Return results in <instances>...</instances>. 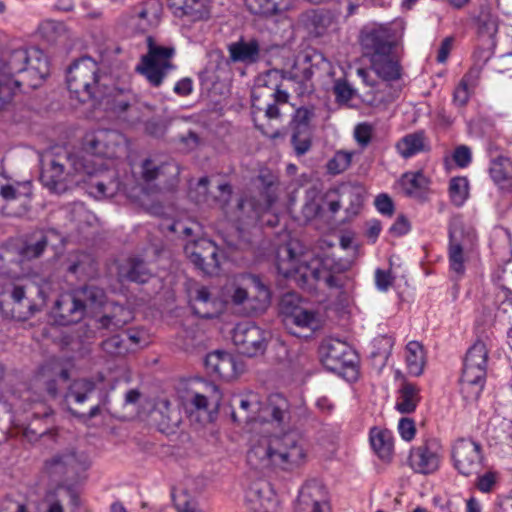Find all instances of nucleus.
Listing matches in <instances>:
<instances>
[{
  "label": "nucleus",
  "instance_id": "f257e3e1",
  "mask_svg": "<svg viewBox=\"0 0 512 512\" xmlns=\"http://www.w3.org/2000/svg\"><path fill=\"white\" fill-rule=\"evenodd\" d=\"M308 459V449L303 438L289 432L280 436L253 435L246 454L247 465L256 471L271 469L294 471Z\"/></svg>",
  "mask_w": 512,
  "mask_h": 512
},
{
  "label": "nucleus",
  "instance_id": "f03ea898",
  "mask_svg": "<svg viewBox=\"0 0 512 512\" xmlns=\"http://www.w3.org/2000/svg\"><path fill=\"white\" fill-rule=\"evenodd\" d=\"M286 253V258H279L277 269L297 286L308 291L318 288L340 290L344 286L345 266L335 258L324 256L308 259L304 256L298 259L291 249H287Z\"/></svg>",
  "mask_w": 512,
  "mask_h": 512
},
{
  "label": "nucleus",
  "instance_id": "7ed1b4c3",
  "mask_svg": "<svg viewBox=\"0 0 512 512\" xmlns=\"http://www.w3.org/2000/svg\"><path fill=\"white\" fill-rule=\"evenodd\" d=\"M14 260L13 252L0 248V310L5 318L25 321L31 318L46 303L50 283L40 286L22 285L9 276L10 268L6 263Z\"/></svg>",
  "mask_w": 512,
  "mask_h": 512
},
{
  "label": "nucleus",
  "instance_id": "20e7f679",
  "mask_svg": "<svg viewBox=\"0 0 512 512\" xmlns=\"http://www.w3.org/2000/svg\"><path fill=\"white\" fill-rule=\"evenodd\" d=\"M48 74L49 62L41 50L30 48L13 51L0 69V109L12 99L21 85L37 88Z\"/></svg>",
  "mask_w": 512,
  "mask_h": 512
},
{
  "label": "nucleus",
  "instance_id": "39448f33",
  "mask_svg": "<svg viewBox=\"0 0 512 512\" xmlns=\"http://www.w3.org/2000/svg\"><path fill=\"white\" fill-rule=\"evenodd\" d=\"M100 166L84 155L64 153L43 168L40 180L51 192L60 194L72 185L85 182L87 177L95 176Z\"/></svg>",
  "mask_w": 512,
  "mask_h": 512
},
{
  "label": "nucleus",
  "instance_id": "423d86ee",
  "mask_svg": "<svg viewBox=\"0 0 512 512\" xmlns=\"http://www.w3.org/2000/svg\"><path fill=\"white\" fill-rule=\"evenodd\" d=\"M91 466L88 454L67 449L47 458L41 470V479L47 488L72 491L73 486L84 479Z\"/></svg>",
  "mask_w": 512,
  "mask_h": 512
},
{
  "label": "nucleus",
  "instance_id": "0eeeda50",
  "mask_svg": "<svg viewBox=\"0 0 512 512\" xmlns=\"http://www.w3.org/2000/svg\"><path fill=\"white\" fill-rule=\"evenodd\" d=\"M363 55L369 59L372 70L385 81L398 80L401 66L394 50L389 30L375 28L362 37Z\"/></svg>",
  "mask_w": 512,
  "mask_h": 512
},
{
  "label": "nucleus",
  "instance_id": "6e6552de",
  "mask_svg": "<svg viewBox=\"0 0 512 512\" xmlns=\"http://www.w3.org/2000/svg\"><path fill=\"white\" fill-rule=\"evenodd\" d=\"M219 295L224 307L245 305V309L252 313H261L270 304L268 287L253 274H241L227 280Z\"/></svg>",
  "mask_w": 512,
  "mask_h": 512
},
{
  "label": "nucleus",
  "instance_id": "1a4fd4ad",
  "mask_svg": "<svg viewBox=\"0 0 512 512\" xmlns=\"http://www.w3.org/2000/svg\"><path fill=\"white\" fill-rule=\"evenodd\" d=\"M108 305L103 289L84 286L61 294L56 300L51 314L59 325H69L82 320L88 311L96 312Z\"/></svg>",
  "mask_w": 512,
  "mask_h": 512
},
{
  "label": "nucleus",
  "instance_id": "9d476101",
  "mask_svg": "<svg viewBox=\"0 0 512 512\" xmlns=\"http://www.w3.org/2000/svg\"><path fill=\"white\" fill-rule=\"evenodd\" d=\"M220 197L215 201L220 203L228 219L235 223L248 224L260 220L261 216L270 210L277 199L276 187L273 179L269 180L263 192L260 193V199L243 198L237 201L236 206L229 210L228 203L231 198L232 188L224 183L218 186Z\"/></svg>",
  "mask_w": 512,
  "mask_h": 512
},
{
  "label": "nucleus",
  "instance_id": "9b49d317",
  "mask_svg": "<svg viewBox=\"0 0 512 512\" xmlns=\"http://www.w3.org/2000/svg\"><path fill=\"white\" fill-rule=\"evenodd\" d=\"M285 79L279 70H269L261 74L252 89V113L264 112L268 119L280 117L279 105L286 104L290 95Z\"/></svg>",
  "mask_w": 512,
  "mask_h": 512
},
{
  "label": "nucleus",
  "instance_id": "f8f14e48",
  "mask_svg": "<svg viewBox=\"0 0 512 512\" xmlns=\"http://www.w3.org/2000/svg\"><path fill=\"white\" fill-rule=\"evenodd\" d=\"M489 349L483 341H476L467 351L460 378V391L467 401L481 395L487 375Z\"/></svg>",
  "mask_w": 512,
  "mask_h": 512
},
{
  "label": "nucleus",
  "instance_id": "ddd939ff",
  "mask_svg": "<svg viewBox=\"0 0 512 512\" xmlns=\"http://www.w3.org/2000/svg\"><path fill=\"white\" fill-rule=\"evenodd\" d=\"M147 52L142 55L135 71L142 75L153 87H159L168 74L175 69L172 60L175 56L173 46H163L151 36L147 37Z\"/></svg>",
  "mask_w": 512,
  "mask_h": 512
},
{
  "label": "nucleus",
  "instance_id": "4468645a",
  "mask_svg": "<svg viewBox=\"0 0 512 512\" xmlns=\"http://www.w3.org/2000/svg\"><path fill=\"white\" fill-rule=\"evenodd\" d=\"M163 14L161 0H143L125 10L117 20V27L128 35L143 34L156 28Z\"/></svg>",
  "mask_w": 512,
  "mask_h": 512
},
{
  "label": "nucleus",
  "instance_id": "2eb2a0df",
  "mask_svg": "<svg viewBox=\"0 0 512 512\" xmlns=\"http://www.w3.org/2000/svg\"><path fill=\"white\" fill-rule=\"evenodd\" d=\"M66 82L69 91L80 102L96 99L102 94L99 68L91 58H81L71 65Z\"/></svg>",
  "mask_w": 512,
  "mask_h": 512
},
{
  "label": "nucleus",
  "instance_id": "dca6fc26",
  "mask_svg": "<svg viewBox=\"0 0 512 512\" xmlns=\"http://www.w3.org/2000/svg\"><path fill=\"white\" fill-rule=\"evenodd\" d=\"M125 138L122 134L113 130L100 129L89 132L83 139V153L89 161L101 164L96 175L106 168L102 158L113 159L124 152Z\"/></svg>",
  "mask_w": 512,
  "mask_h": 512
},
{
  "label": "nucleus",
  "instance_id": "f3484780",
  "mask_svg": "<svg viewBox=\"0 0 512 512\" xmlns=\"http://www.w3.org/2000/svg\"><path fill=\"white\" fill-rule=\"evenodd\" d=\"M477 240L473 228L465 227L460 221H454L449 228L448 259L450 270L458 277L465 273V253Z\"/></svg>",
  "mask_w": 512,
  "mask_h": 512
},
{
  "label": "nucleus",
  "instance_id": "a211bd4d",
  "mask_svg": "<svg viewBox=\"0 0 512 512\" xmlns=\"http://www.w3.org/2000/svg\"><path fill=\"white\" fill-rule=\"evenodd\" d=\"M292 300V295H286L281 302L283 323L288 331L293 335L301 336L302 331L312 333L319 329L321 327L319 313L300 305H294Z\"/></svg>",
  "mask_w": 512,
  "mask_h": 512
},
{
  "label": "nucleus",
  "instance_id": "6ab92c4d",
  "mask_svg": "<svg viewBox=\"0 0 512 512\" xmlns=\"http://www.w3.org/2000/svg\"><path fill=\"white\" fill-rule=\"evenodd\" d=\"M443 454L441 441L437 438H428L410 449L408 465L415 473L433 474L440 468Z\"/></svg>",
  "mask_w": 512,
  "mask_h": 512
},
{
  "label": "nucleus",
  "instance_id": "aec40b11",
  "mask_svg": "<svg viewBox=\"0 0 512 512\" xmlns=\"http://www.w3.org/2000/svg\"><path fill=\"white\" fill-rule=\"evenodd\" d=\"M232 341L238 351L248 357H255L265 352L267 333L253 322L238 323L232 332Z\"/></svg>",
  "mask_w": 512,
  "mask_h": 512
},
{
  "label": "nucleus",
  "instance_id": "412c9836",
  "mask_svg": "<svg viewBox=\"0 0 512 512\" xmlns=\"http://www.w3.org/2000/svg\"><path fill=\"white\" fill-rule=\"evenodd\" d=\"M319 356L327 370L337 373H341L346 368H353L356 359L351 347L336 338H326L322 341Z\"/></svg>",
  "mask_w": 512,
  "mask_h": 512
},
{
  "label": "nucleus",
  "instance_id": "4be33fe9",
  "mask_svg": "<svg viewBox=\"0 0 512 512\" xmlns=\"http://www.w3.org/2000/svg\"><path fill=\"white\" fill-rule=\"evenodd\" d=\"M184 251L190 261L204 274L213 275L219 268L218 247L209 239L189 241Z\"/></svg>",
  "mask_w": 512,
  "mask_h": 512
},
{
  "label": "nucleus",
  "instance_id": "5701e85b",
  "mask_svg": "<svg viewBox=\"0 0 512 512\" xmlns=\"http://www.w3.org/2000/svg\"><path fill=\"white\" fill-rule=\"evenodd\" d=\"M455 468L464 476L479 473L482 467L481 445L470 439H459L452 447Z\"/></svg>",
  "mask_w": 512,
  "mask_h": 512
},
{
  "label": "nucleus",
  "instance_id": "b1692460",
  "mask_svg": "<svg viewBox=\"0 0 512 512\" xmlns=\"http://www.w3.org/2000/svg\"><path fill=\"white\" fill-rule=\"evenodd\" d=\"M293 512H330L325 486L316 480L306 482L299 492Z\"/></svg>",
  "mask_w": 512,
  "mask_h": 512
},
{
  "label": "nucleus",
  "instance_id": "393cba45",
  "mask_svg": "<svg viewBox=\"0 0 512 512\" xmlns=\"http://www.w3.org/2000/svg\"><path fill=\"white\" fill-rule=\"evenodd\" d=\"M205 367L210 374H214L225 381L236 379L245 370L242 360L223 351L209 353L205 358Z\"/></svg>",
  "mask_w": 512,
  "mask_h": 512
},
{
  "label": "nucleus",
  "instance_id": "a878e982",
  "mask_svg": "<svg viewBox=\"0 0 512 512\" xmlns=\"http://www.w3.org/2000/svg\"><path fill=\"white\" fill-rule=\"evenodd\" d=\"M209 394L191 392L186 399L185 407L190 414L197 412L203 422H212L217 414L221 401V393L214 384L207 385Z\"/></svg>",
  "mask_w": 512,
  "mask_h": 512
},
{
  "label": "nucleus",
  "instance_id": "bb28decb",
  "mask_svg": "<svg viewBox=\"0 0 512 512\" xmlns=\"http://www.w3.org/2000/svg\"><path fill=\"white\" fill-rule=\"evenodd\" d=\"M258 418L265 422L276 423L277 426L289 423L291 418L289 401L282 394H271L265 405L261 407Z\"/></svg>",
  "mask_w": 512,
  "mask_h": 512
},
{
  "label": "nucleus",
  "instance_id": "cd10ccee",
  "mask_svg": "<svg viewBox=\"0 0 512 512\" xmlns=\"http://www.w3.org/2000/svg\"><path fill=\"white\" fill-rule=\"evenodd\" d=\"M261 46L257 39L243 38L228 45L229 57L232 62H239L245 65L257 63L261 58Z\"/></svg>",
  "mask_w": 512,
  "mask_h": 512
},
{
  "label": "nucleus",
  "instance_id": "c85d7f7f",
  "mask_svg": "<svg viewBox=\"0 0 512 512\" xmlns=\"http://www.w3.org/2000/svg\"><path fill=\"white\" fill-rule=\"evenodd\" d=\"M396 152L403 159L412 158L430 149L429 140L424 131H416L401 137L395 143Z\"/></svg>",
  "mask_w": 512,
  "mask_h": 512
},
{
  "label": "nucleus",
  "instance_id": "c756f323",
  "mask_svg": "<svg viewBox=\"0 0 512 512\" xmlns=\"http://www.w3.org/2000/svg\"><path fill=\"white\" fill-rule=\"evenodd\" d=\"M398 184L406 196L423 199L429 189L430 180L422 171L406 172Z\"/></svg>",
  "mask_w": 512,
  "mask_h": 512
},
{
  "label": "nucleus",
  "instance_id": "7c9ffc66",
  "mask_svg": "<svg viewBox=\"0 0 512 512\" xmlns=\"http://www.w3.org/2000/svg\"><path fill=\"white\" fill-rule=\"evenodd\" d=\"M489 175L502 190L512 192V159L499 156L490 161Z\"/></svg>",
  "mask_w": 512,
  "mask_h": 512
},
{
  "label": "nucleus",
  "instance_id": "2f4dec72",
  "mask_svg": "<svg viewBox=\"0 0 512 512\" xmlns=\"http://www.w3.org/2000/svg\"><path fill=\"white\" fill-rule=\"evenodd\" d=\"M170 7L178 16H187L193 21L202 20L209 16L208 0H169Z\"/></svg>",
  "mask_w": 512,
  "mask_h": 512
},
{
  "label": "nucleus",
  "instance_id": "473e14b6",
  "mask_svg": "<svg viewBox=\"0 0 512 512\" xmlns=\"http://www.w3.org/2000/svg\"><path fill=\"white\" fill-rule=\"evenodd\" d=\"M192 308L202 318H213L223 311L224 305L220 297L218 300H212L207 288L201 287L196 292Z\"/></svg>",
  "mask_w": 512,
  "mask_h": 512
},
{
  "label": "nucleus",
  "instance_id": "72a5a7b5",
  "mask_svg": "<svg viewBox=\"0 0 512 512\" xmlns=\"http://www.w3.org/2000/svg\"><path fill=\"white\" fill-rule=\"evenodd\" d=\"M272 490L270 484L264 480L253 482L246 491V500L252 504L251 512H269Z\"/></svg>",
  "mask_w": 512,
  "mask_h": 512
},
{
  "label": "nucleus",
  "instance_id": "f704fd0d",
  "mask_svg": "<svg viewBox=\"0 0 512 512\" xmlns=\"http://www.w3.org/2000/svg\"><path fill=\"white\" fill-rule=\"evenodd\" d=\"M248 10L262 17L278 16L289 7V0H246Z\"/></svg>",
  "mask_w": 512,
  "mask_h": 512
},
{
  "label": "nucleus",
  "instance_id": "c9c22d12",
  "mask_svg": "<svg viewBox=\"0 0 512 512\" xmlns=\"http://www.w3.org/2000/svg\"><path fill=\"white\" fill-rule=\"evenodd\" d=\"M419 401V388L412 383L404 382L398 391L395 408L402 414H410L415 411Z\"/></svg>",
  "mask_w": 512,
  "mask_h": 512
},
{
  "label": "nucleus",
  "instance_id": "e433bc0d",
  "mask_svg": "<svg viewBox=\"0 0 512 512\" xmlns=\"http://www.w3.org/2000/svg\"><path fill=\"white\" fill-rule=\"evenodd\" d=\"M334 20L335 15L324 9L311 10L305 15V25L315 36L323 35Z\"/></svg>",
  "mask_w": 512,
  "mask_h": 512
},
{
  "label": "nucleus",
  "instance_id": "4c0bfd02",
  "mask_svg": "<svg viewBox=\"0 0 512 512\" xmlns=\"http://www.w3.org/2000/svg\"><path fill=\"white\" fill-rule=\"evenodd\" d=\"M42 376L45 378V389L47 393L55 398L58 396V380L66 382L69 379V371L61 363L55 362L42 368Z\"/></svg>",
  "mask_w": 512,
  "mask_h": 512
},
{
  "label": "nucleus",
  "instance_id": "58836bf2",
  "mask_svg": "<svg viewBox=\"0 0 512 512\" xmlns=\"http://www.w3.org/2000/svg\"><path fill=\"white\" fill-rule=\"evenodd\" d=\"M370 442L380 458L384 460L391 458L394 449V438L391 431L377 428L371 429Z\"/></svg>",
  "mask_w": 512,
  "mask_h": 512
},
{
  "label": "nucleus",
  "instance_id": "ea45409f",
  "mask_svg": "<svg viewBox=\"0 0 512 512\" xmlns=\"http://www.w3.org/2000/svg\"><path fill=\"white\" fill-rule=\"evenodd\" d=\"M405 360L409 374L413 376L421 375L426 362L422 344L417 341H410L405 348Z\"/></svg>",
  "mask_w": 512,
  "mask_h": 512
},
{
  "label": "nucleus",
  "instance_id": "a19ab883",
  "mask_svg": "<svg viewBox=\"0 0 512 512\" xmlns=\"http://www.w3.org/2000/svg\"><path fill=\"white\" fill-rule=\"evenodd\" d=\"M119 275L130 281L145 283L150 277V271L141 259L129 258L120 265Z\"/></svg>",
  "mask_w": 512,
  "mask_h": 512
},
{
  "label": "nucleus",
  "instance_id": "79ce46f5",
  "mask_svg": "<svg viewBox=\"0 0 512 512\" xmlns=\"http://www.w3.org/2000/svg\"><path fill=\"white\" fill-rule=\"evenodd\" d=\"M38 32L47 42L61 43L69 39V30L63 22L51 19L44 20L38 27Z\"/></svg>",
  "mask_w": 512,
  "mask_h": 512
},
{
  "label": "nucleus",
  "instance_id": "37998d69",
  "mask_svg": "<svg viewBox=\"0 0 512 512\" xmlns=\"http://www.w3.org/2000/svg\"><path fill=\"white\" fill-rule=\"evenodd\" d=\"M479 79V72L477 70L468 71L460 80L458 86L453 93V103L457 106H465L470 98V95L476 86Z\"/></svg>",
  "mask_w": 512,
  "mask_h": 512
},
{
  "label": "nucleus",
  "instance_id": "c03bdc74",
  "mask_svg": "<svg viewBox=\"0 0 512 512\" xmlns=\"http://www.w3.org/2000/svg\"><path fill=\"white\" fill-rule=\"evenodd\" d=\"M95 384L93 381L88 379H77L74 380L68 387V390L64 396V400L68 402L73 399L76 403H84L89 395L94 391Z\"/></svg>",
  "mask_w": 512,
  "mask_h": 512
},
{
  "label": "nucleus",
  "instance_id": "a18cd8bd",
  "mask_svg": "<svg viewBox=\"0 0 512 512\" xmlns=\"http://www.w3.org/2000/svg\"><path fill=\"white\" fill-rule=\"evenodd\" d=\"M32 194L31 183L23 182L10 185H4L0 188V196L5 201L18 200L24 202Z\"/></svg>",
  "mask_w": 512,
  "mask_h": 512
},
{
  "label": "nucleus",
  "instance_id": "49530a36",
  "mask_svg": "<svg viewBox=\"0 0 512 512\" xmlns=\"http://www.w3.org/2000/svg\"><path fill=\"white\" fill-rule=\"evenodd\" d=\"M70 494H72V491L46 487L43 499V503L46 506V512H64L63 498Z\"/></svg>",
  "mask_w": 512,
  "mask_h": 512
},
{
  "label": "nucleus",
  "instance_id": "de8ad7c7",
  "mask_svg": "<svg viewBox=\"0 0 512 512\" xmlns=\"http://www.w3.org/2000/svg\"><path fill=\"white\" fill-rule=\"evenodd\" d=\"M354 152L339 150L327 163V170L330 174L337 175L346 171L352 162Z\"/></svg>",
  "mask_w": 512,
  "mask_h": 512
},
{
  "label": "nucleus",
  "instance_id": "09e8293b",
  "mask_svg": "<svg viewBox=\"0 0 512 512\" xmlns=\"http://www.w3.org/2000/svg\"><path fill=\"white\" fill-rule=\"evenodd\" d=\"M468 180L465 177H455L450 180L449 195L452 202L461 206L468 197Z\"/></svg>",
  "mask_w": 512,
  "mask_h": 512
},
{
  "label": "nucleus",
  "instance_id": "8fccbe9b",
  "mask_svg": "<svg viewBox=\"0 0 512 512\" xmlns=\"http://www.w3.org/2000/svg\"><path fill=\"white\" fill-rule=\"evenodd\" d=\"M103 351L110 356H123L130 352L126 340L121 335H114L102 342Z\"/></svg>",
  "mask_w": 512,
  "mask_h": 512
},
{
  "label": "nucleus",
  "instance_id": "3c124183",
  "mask_svg": "<svg viewBox=\"0 0 512 512\" xmlns=\"http://www.w3.org/2000/svg\"><path fill=\"white\" fill-rule=\"evenodd\" d=\"M90 261V256L85 253H72L67 260V271L71 274H83L86 272V265Z\"/></svg>",
  "mask_w": 512,
  "mask_h": 512
},
{
  "label": "nucleus",
  "instance_id": "603ef678",
  "mask_svg": "<svg viewBox=\"0 0 512 512\" xmlns=\"http://www.w3.org/2000/svg\"><path fill=\"white\" fill-rule=\"evenodd\" d=\"M292 144L297 155L306 154L312 146V138L307 130H296L292 136Z\"/></svg>",
  "mask_w": 512,
  "mask_h": 512
},
{
  "label": "nucleus",
  "instance_id": "864d4df0",
  "mask_svg": "<svg viewBox=\"0 0 512 512\" xmlns=\"http://www.w3.org/2000/svg\"><path fill=\"white\" fill-rule=\"evenodd\" d=\"M163 166L157 165L151 159H145L140 167V178L144 183H151L158 178L160 175Z\"/></svg>",
  "mask_w": 512,
  "mask_h": 512
},
{
  "label": "nucleus",
  "instance_id": "5fc2aeb1",
  "mask_svg": "<svg viewBox=\"0 0 512 512\" xmlns=\"http://www.w3.org/2000/svg\"><path fill=\"white\" fill-rule=\"evenodd\" d=\"M67 212L72 221L77 222L79 224L84 222H90L92 215L90 212L84 207L81 202H74L67 207Z\"/></svg>",
  "mask_w": 512,
  "mask_h": 512
},
{
  "label": "nucleus",
  "instance_id": "6e6d98bb",
  "mask_svg": "<svg viewBox=\"0 0 512 512\" xmlns=\"http://www.w3.org/2000/svg\"><path fill=\"white\" fill-rule=\"evenodd\" d=\"M47 246V239L45 236H41L35 243L27 244L22 248L20 254L23 259H33L39 257Z\"/></svg>",
  "mask_w": 512,
  "mask_h": 512
},
{
  "label": "nucleus",
  "instance_id": "4d7b16f0",
  "mask_svg": "<svg viewBox=\"0 0 512 512\" xmlns=\"http://www.w3.org/2000/svg\"><path fill=\"white\" fill-rule=\"evenodd\" d=\"M261 405L258 400V397L254 393H249L246 398H242L240 400V409L242 411L247 412L246 419L247 420H254L257 417L250 415V413L259 412L261 413Z\"/></svg>",
  "mask_w": 512,
  "mask_h": 512
},
{
  "label": "nucleus",
  "instance_id": "13d9d810",
  "mask_svg": "<svg viewBox=\"0 0 512 512\" xmlns=\"http://www.w3.org/2000/svg\"><path fill=\"white\" fill-rule=\"evenodd\" d=\"M373 127L368 123L358 124L354 129V138L357 143L366 147L371 142Z\"/></svg>",
  "mask_w": 512,
  "mask_h": 512
},
{
  "label": "nucleus",
  "instance_id": "bf43d9fd",
  "mask_svg": "<svg viewBox=\"0 0 512 512\" xmlns=\"http://www.w3.org/2000/svg\"><path fill=\"white\" fill-rule=\"evenodd\" d=\"M123 337L130 347V351H134L136 348L143 347L148 343L146 334L142 330H130Z\"/></svg>",
  "mask_w": 512,
  "mask_h": 512
},
{
  "label": "nucleus",
  "instance_id": "052dcab7",
  "mask_svg": "<svg viewBox=\"0 0 512 512\" xmlns=\"http://www.w3.org/2000/svg\"><path fill=\"white\" fill-rule=\"evenodd\" d=\"M452 157L458 167L466 168L472 161V152L468 146L461 145L455 148Z\"/></svg>",
  "mask_w": 512,
  "mask_h": 512
},
{
  "label": "nucleus",
  "instance_id": "680f3d73",
  "mask_svg": "<svg viewBox=\"0 0 512 512\" xmlns=\"http://www.w3.org/2000/svg\"><path fill=\"white\" fill-rule=\"evenodd\" d=\"M398 432L403 440L407 442L413 440L416 434L415 422L411 418H401L398 423Z\"/></svg>",
  "mask_w": 512,
  "mask_h": 512
},
{
  "label": "nucleus",
  "instance_id": "e2e57ef3",
  "mask_svg": "<svg viewBox=\"0 0 512 512\" xmlns=\"http://www.w3.org/2000/svg\"><path fill=\"white\" fill-rule=\"evenodd\" d=\"M313 118V111L308 108H298L296 109L293 122L297 125L296 130H307L308 125Z\"/></svg>",
  "mask_w": 512,
  "mask_h": 512
},
{
  "label": "nucleus",
  "instance_id": "0e129e2a",
  "mask_svg": "<svg viewBox=\"0 0 512 512\" xmlns=\"http://www.w3.org/2000/svg\"><path fill=\"white\" fill-rule=\"evenodd\" d=\"M353 89L345 80H337L334 84V94L339 102H348L353 97Z\"/></svg>",
  "mask_w": 512,
  "mask_h": 512
},
{
  "label": "nucleus",
  "instance_id": "69168bd1",
  "mask_svg": "<svg viewBox=\"0 0 512 512\" xmlns=\"http://www.w3.org/2000/svg\"><path fill=\"white\" fill-rule=\"evenodd\" d=\"M208 184L207 177L199 179L195 191H192L190 196L196 203H206L208 201Z\"/></svg>",
  "mask_w": 512,
  "mask_h": 512
},
{
  "label": "nucleus",
  "instance_id": "338daca9",
  "mask_svg": "<svg viewBox=\"0 0 512 512\" xmlns=\"http://www.w3.org/2000/svg\"><path fill=\"white\" fill-rule=\"evenodd\" d=\"M92 185L96 188L99 196H110L117 190L118 181L114 179H110L108 182H105L104 180H97L93 182Z\"/></svg>",
  "mask_w": 512,
  "mask_h": 512
},
{
  "label": "nucleus",
  "instance_id": "774afa93",
  "mask_svg": "<svg viewBox=\"0 0 512 512\" xmlns=\"http://www.w3.org/2000/svg\"><path fill=\"white\" fill-rule=\"evenodd\" d=\"M0 512H30V510L25 502L6 498L1 503Z\"/></svg>",
  "mask_w": 512,
  "mask_h": 512
}]
</instances>
